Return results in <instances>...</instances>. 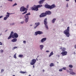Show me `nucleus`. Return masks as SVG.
Masks as SVG:
<instances>
[{
  "mask_svg": "<svg viewBox=\"0 0 76 76\" xmlns=\"http://www.w3.org/2000/svg\"><path fill=\"white\" fill-rule=\"evenodd\" d=\"M75 48H76V45H75Z\"/></svg>",
  "mask_w": 76,
  "mask_h": 76,
  "instance_id": "46",
  "label": "nucleus"
},
{
  "mask_svg": "<svg viewBox=\"0 0 76 76\" xmlns=\"http://www.w3.org/2000/svg\"><path fill=\"white\" fill-rule=\"evenodd\" d=\"M46 39H47V38H45L42 39L41 40V42H44V41H46Z\"/></svg>",
  "mask_w": 76,
  "mask_h": 76,
  "instance_id": "13",
  "label": "nucleus"
},
{
  "mask_svg": "<svg viewBox=\"0 0 76 76\" xmlns=\"http://www.w3.org/2000/svg\"><path fill=\"white\" fill-rule=\"evenodd\" d=\"M2 17H3V16H0V19H1V18Z\"/></svg>",
  "mask_w": 76,
  "mask_h": 76,
  "instance_id": "45",
  "label": "nucleus"
},
{
  "mask_svg": "<svg viewBox=\"0 0 76 76\" xmlns=\"http://www.w3.org/2000/svg\"><path fill=\"white\" fill-rule=\"evenodd\" d=\"M13 34V31L11 32L10 35L8 38V39H10L11 38H17L19 37L18 34L16 33H15L14 34Z\"/></svg>",
  "mask_w": 76,
  "mask_h": 76,
  "instance_id": "1",
  "label": "nucleus"
},
{
  "mask_svg": "<svg viewBox=\"0 0 76 76\" xmlns=\"http://www.w3.org/2000/svg\"><path fill=\"white\" fill-rule=\"evenodd\" d=\"M66 72H67L68 73H69V70H67Z\"/></svg>",
  "mask_w": 76,
  "mask_h": 76,
  "instance_id": "43",
  "label": "nucleus"
},
{
  "mask_svg": "<svg viewBox=\"0 0 76 76\" xmlns=\"http://www.w3.org/2000/svg\"><path fill=\"white\" fill-rule=\"evenodd\" d=\"M63 70H66V67H63Z\"/></svg>",
  "mask_w": 76,
  "mask_h": 76,
  "instance_id": "31",
  "label": "nucleus"
},
{
  "mask_svg": "<svg viewBox=\"0 0 76 76\" xmlns=\"http://www.w3.org/2000/svg\"><path fill=\"white\" fill-rule=\"evenodd\" d=\"M18 48L17 47H16V46L14 47V48H13V50H15V48Z\"/></svg>",
  "mask_w": 76,
  "mask_h": 76,
  "instance_id": "28",
  "label": "nucleus"
},
{
  "mask_svg": "<svg viewBox=\"0 0 76 76\" xmlns=\"http://www.w3.org/2000/svg\"><path fill=\"white\" fill-rule=\"evenodd\" d=\"M19 72L20 73H23V74H25V73H26V72H23L22 71H20Z\"/></svg>",
  "mask_w": 76,
  "mask_h": 76,
  "instance_id": "22",
  "label": "nucleus"
},
{
  "mask_svg": "<svg viewBox=\"0 0 76 76\" xmlns=\"http://www.w3.org/2000/svg\"><path fill=\"white\" fill-rule=\"evenodd\" d=\"M60 49H62V51L63 52L64 51H66V48H63L62 47H61L60 48Z\"/></svg>",
  "mask_w": 76,
  "mask_h": 76,
  "instance_id": "15",
  "label": "nucleus"
},
{
  "mask_svg": "<svg viewBox=\"0 0 76 76\" xmlns=\"http://www.w3.org/2000/svg\"><path fill=\"white\" fill-rule=\"evenodd\" d=\"M69 70H72V69H69Z\"/></svg>",
  "mask_w": 76,
  "mask_h": 76,
  "instance_id": "50",
  "label": "nucleus"
},
{
  "mask_svg": "<svg viewBox=\"0 0 76 76\" xmlns=\"http://www.w3.org/2000/svg\"><path fill=\"white\" fill-rule=\"evenodd\" d=\"M3 72H4V69H2L1 70V73H3Z\"/></svg>",
  "mask_w": 76,
  "mask_h": 76,
  "instance_id": "33",
  "label": "nucleus"
},
{
  "mask_svg": "<svg viewBox=\"0 0 76 76\" xmlns=\"http://www.w3.org/2000/svg\"><path fill=\"white\" fill-rule=\"evenodd\" d=\"M33 68H35V66H34V65L33 66Z\"/></svg>",
  "mask_w": 76,
  "mask_h": 76,
  "instance_id": "48",
  "label": "nucleus"
},
{
  "mask_svg": "<svg viewBox=\"0 0 76 76\" xmlns=\"http://www.w3.org/2000/svg\"><path fill=\"white\" fill-rule=\"evenodd\" d=\"M29 7V5H27V8H28Z\"/></svg>",
  "mask_w": 76,
  "mask_h": 76,
  "instance_id": "42",
  "label": "nucleus"
},
{
  "mask_svg": "<svg viewBox=\"0 0 76 76\" xmlns=\"http://www.w3.org/2000/svg\"><path fill=\"white\" fill-rule=\"evenodd\" d=\"M56 20V19L54 18L53 20H52V23H54L55 22Z\"/></svg>",
  "mask_w": 76,
  "mask_h": 76,
  "instance_id": "18",
  "label": "nucleus"
},
{
  "mask_svg": "<svg viewBox=\"0 0 76 76\" xmlns=\"http://www.w3.org/2000/svg\"><path fill=\"white\" fill-rule=\"evenodd\" d=\"M43 34V32L40 31H38L35 32L36 35H37L38 34L39 35H41V34Z\"/></svg>",
  "mask_w": 76,
  "mask_h": 76,
  "instance_id": "9",
  "label": "nucleus"
},
{
  "mask_svg": "<svg viewBox=\"0 0 76 76\" xmlns=\"http://www.w3.org/2000/svg\"><path fill=\"white\" fill-rule=\"evenodd\" d=\"M44 48V45H40V50H42V49Z\"/></svg>",
  "mask_w": 76,
  "mask_h": 76,
  "instance_id": "17",
  "label": "nucleus"
},
{
  "mask_svg": "<svg viewBox=\"0 0 76 76\" xmlns=\"http://www.w3.org/2000/svg\"><path fill=\"white\" fill-rule=\"evenodd\" d=\"M11 25H15L14 23H12L11 24Z\"/></svg>",
  "mask_w": 76,
  "mask_h": 76,
  "instance_id": "36",
  "label": "nucleus"
},
{
  "mask_svg": "<svg viewBox=\"0 0 76 76\" xmlns=\"http://www.w3.org/2000/svg\"><path fill=\"white\" fill-rule=\"evenodd\" d=\"M66 7H68V4H66Z\"/></svg>",
  "mask_w": 76,
  "mask_h": 76,
  "instance_id": "47",
  "label": "nucleus"
},
{
  "mask_svg": "<svg viewBox=\"0 0 76 76\" xmlns=\"http://www.w3.org/2000/svg\"><path fill=\"white\" fill-rule=\"evenodd\" d=\"M9 1H13V0H7Z\"/></svg>",
  "mask_w": 76,
  "mask_h": 76,
  "instance_id": "37",
  "label": "nucleus"
},
{
  "mask_svg": "<svg viewBox=\"0 0 76 76\" xmlns=\"http://www.w3.org/2000/svg\"><path fill=\"white\" fill-rule=\"evenodd\" d=\"M3 45V43L0 42V45Z\"/></svg>",
  "mask_w": 76,
  "mask_h": 76,
  "instance_id": "35",
  "label": "nucleus"
},
{
  "mask_svg": "<svg viewBox=\"0 0 76 76\" xmlns=\"http://www.w3.org/2000/svg\"><path fill=\"white\" fill-rule=\"evenodd\" d=\"M7 19V18L6 17H4V19L5 20H6V19Z\"/></svg>",
  "mask_w": 76,
  "mask_h": 76,
  "instance_id": "29",
  "label": "nucleus"
},
{
  "mask_svg": "<svg viewBox=\"0 0 76 76\" xmlns=\"http://www.w3.org/2000/svg\"><path fill=\"white\" fill-rule=\"evenodd\" d=\"M18 57H20V58H22V57H23V55H18Z\"/></svg>",
  "mask_w": 76,
  "mask_h": 76,
  "instance_id": "23",
  "label": "nucleus"
},
{
  "mask_svg": "<svg viewBox=\"0 0 76 76\" xmlns=\"http://www.w3.org/2000/svg\"><path fill=\"white\" fill-rule=\"evenodd\" d=\"M42 6L41 4H39L37 6L34 5L33 7L31 8V10H35L36 11H38V8H40Z\"/></svg>",
  "mask_w": 76,
  "mask_h": 76,
  "instance_id": "4",
  "label": "nucleus"
},
{
  "mask_svg": "<svg viewBox=\"0 0 76 76\" xmlns=\"http://www.w3.org/2000/svg\"><path fill=\"white\" fill-rule=\"evenodd\" d=\"M4 51L3 50H1V53H3L4 52Z\"/></svg>",
  "mask_w": 76,
  "mask_h": 76,
  "instance_id": "38",
  "label": "nucleus"
},
{
  "mask_svg": "<svg viewBox=\"0 0 76 76\" xmlns=\"http://www.w3.org/2000/svg\"><path fill=\"white\" fill-rule=\"evenodd\" d=\"M27 10H28L25 7H21L20 9V12H25H25L22 13V15L26 14V13H27Z\"/></svg>",
  "mask_w": 76,
  "mask_h": 76,
  "instance_id": "5",
  "label": "nucleus"
},
{
  "mask_svg": "<svg viewBox=\"0 0 76 76\" xmlns=\"http://www.w3.org/2000/svg\"><path fill=\"white\" fill-rule=\"evenodd\" d=\"M45 7L47 9H50L51 10L52 9H53V8H54V7H56V6L54 4H53L51 6L49 5L46 4L45 5Z\"/></svg>",
  "mask_w": 76,
  "mask_h": 76,
  "instance_id": "6",
  "label": "nucleus"
},
{
  "mask_svg": "<svg viewBox=\"0 0 76 76\" xmlns=\"http://www.w3.org/2000/svg\"><path fill=\"white\" fill-rule=\"evenodd\" d=\"M36 61H37V60L35 59H33L30 63V64L31 65H34L35 63H36Z\"/></svg>",
  "mask_w": 76,
  "mask_h": 76,
  "instance_id": "8",
  "label": "nucleus"
},
{
  "mask_svg": "<svg viewBox=\"0 0 76 76\" xmlns=\"http://www.w3.org/2000/svg\"><path fill=\"white\" fill-rule=\"evenodd\" d=\"M11 57V56H10V57Z\"/></svg>",
  "mask_w": 76,
  "mask_h": 76,
  "instance_id": "56",
  "label": "nucleus"
},
{
  "mask_svg": "<svg viewBox=\"0 0 76 76\" xmlns=\"http://www.w3.org/2000/svg\"><path fill=\"white\" fill-rule=\"evenodd\" d=\"M16 5H17V4L16 3H15L12 5V6L13 7H14V6H16Z\"/></svg>",
  "mask_w": 76,
  "mask_h": 76,
  "instance_id": "27",
  "label": "nucleus"
},
{
  "mask_svg": "<svg viewBox=\"0 0 76 76\" xmlns=\"http://www.w3.org/2000/svg\"><path fill=\"white\" fill-rule=\"evenodd\" d=\"M69 67L70 68H73V65H69Z\"/></svg>",
  "mask_w": 76,
  "mask_h": 76,
  "instance_id": "25",
  "label": "nucleus"
},
{
  "mask_svg": "<svg viewBox=\"0 0 76 76\" xmlns=\"http://www.w3.org/2000/svg\"><path fill=\"white\" fill-rule=\"evenodd\" d=\"M16 53H15L14 55V57L15 58H16Z\"/></svg>",
  "mask_w": 76,
  "mask_h": 76,
  "instance_id": "24",
  "label": "nucleus"
},
{
  "mask_svg": "<svg viewBox=\"0 0 76 76\" xmlns=\"http://www.w3.org/2000/svg\"><path fill=\"white\" fill-rule=\"evenodd\" d=\"M47 18H45L44 20V24L45 25H46L47 24Z\"/></svg>",
  "mask_w": 76,
  "mask_h": 76,
  "instance_id": "12",
  "label": "nucleus"
},
{
  "mask_svg": "<svg viewBox=\"0 0 76 76\" xmlns=\"http://www.w3.org/2000/svg\"><path fill=\"white\" fill-rule=\"evenodd\" d=\"M45 0H41L39 1V4H42L44 3V1Z\"/></svg>",
  "mask_w": 76,
  "mask_h": 76,
  "instance_id": "14",
  "label": "nucleus"
},
{
  "mask_svg": "<svg viewBox=\"0 0 76 76\" xmlns=\"http://www.w3.org/2000/svg\"><path fill=\"white\" fill-rule=\"evenodd\" d=\"M52 55H53V51L51 52V53L50 54V55H49V57H51V56H52Z\"/></svg>",
  "mask_w": 76,
  "mask_h": 76,
  "instance_id": "19",
  "label": "nucleus"
},
{
  "mask_svg": "<svg viewBox=\"0 0 76 76\" xmlns=\"http://www.w3.org/2000/svg\"><path fill=\"white\" fill-rule=\"evenodd\" d=\"M66 1H69V0H66Z\"/></svg>",
  "mask_w": 76,
  "mask_h": 76,
  "instance_id": "49",
  "label": "nucleus"
},
{
  "mask_svg": "<svg viewBox=\"0 0 76 76\" xmlns=\"http://www.w3.org/2000/svg\"><path fill=\"white\" fill-rule=\"evenodd\" d=\"M51 14V12L50 11H47L45 12V13H42L39 15L40 18H42L45 17L46 15H48Z\"/></svg>",
  "mask_w": 76,
  "mask_h": 76,
  "instance_id": "3",
  "label": "nucleus"
},
{
  "mask_svg": "<svg viewBox=\"0 0 76 76\" xmlns=\"http://www.w3.org/2000/svg\"><path fill=\"white\" fill-rule=\"evenodd\" d=\"M59 72H62V71H63V69H59Z\"/></svg>",
  "mask_w": 76,
  "mask_h": 76,
  "instance_id": "32",
  "label": "nucleus"
},
{
  "mask_svg": "<svg viewBox=\"0 0 76 76\" xmlns=\"http://www.w3.org/2000/svg\"><path fill=\"white\" fill-rule=\"evenodd\" d=\"M42 72H45V70H44V69H43L42 70Z\"/></svg>",
  "mask_w": 76,
  "mask_h": 76,
  "instance_id": "44",
  "label": "nucleus"
},
{
  "mask_svg": "<svg viewBox=\"0 0 76 76\" xmlns=\"http://www.w3.org/2000/svg\"><path fill=\"white\" fill-rule=\"evenodd\" d=\"M30 26H32V25H30Z\"/></svg>",
  "mask_w": 76,
  "mask_h": 76,
  "instance_id": "53",
  "label": "nucleus"
},
{
  "mask_svg": "<svg viewBox=\"0 0 76 76\" xmlns=\"http://www.w3.org/2000/svg\"><path fill=\"white\" fill-rule=\"evenodd\" d=\"M28 76H31V75H29Z\"/></svg>",
  "mask_w": 76,
  "mask_h": 76,
  "instance_id": "52",
  "label": "nucleus"
},
{
  "mask_svg": "<svg viewBox=\"0 0 76 76\" xmlns=\"http://www.w3.org/2000/svg\"><path fill=\"white\" fill-rule=\"evenodd\" d=\"M46 28L47 29H48V26L46 25H45Z\"/></svg>",
  "mask_w": 76,
  "mask_h": 76,
  "instance_id": "26",
  "label": "nucleus"
},
{
  "mask_svg": "<svg viewBox=\"0 0 76 76\" xmlns=\"http://www.w3.org/2000/svg\"><path fill=\"white\" fill-rule=\"evenodd\" d=\"M70 73L71 75H75V73L74 72H70Z\"/></svg>",
  "mask_w": 76,
  "mask_h": 76,
  "instance_id": "21",
  "label": "nucleus"
},
{
  "mask_svg": "<svg viewBox=\"0 0 76 76\" xmlns=\"http://www.w3.org/2000/svg\"><path fill=\"white\" fill-rule=\"evenodd\" d=\"M31 13L30 12H28V13L26 14L25 16V18H26L25 20V22L26 23H27L28 22V20H29V16L28 15H30Z\"/></svg>",
  "mask_w": 76,
  "mask_h": 76,
  "instance_id": "7",
  "label": "nucleus"
},
{
  "mask_svg": "<svg viewBox=\"0 0 76 76\" xmlns=\"http://www.w3.org/2000/svg\"><path fill=\"white\" fill-rule=\"evenodd\" d=\"M11 41L13 42H16L17 41V39L16 38H14V39H12L11 40Z\"/></svg>",
  "mask_w": 76,
  "mask_h": 76,
  "instance_id": "16",
  "label": "nucleus"
},
{
  "mask_svg": "<svg viewBox=\"0 0 76 76\" xmlns=\"http://www.w3.org/2000/svg\"><path fill=\"white\" fill-rule=\"evenodd\" d=\"M1 35H2V34H0V36Z\"/></svg>",
  "mask_w": 76,
  "mask_h": 76,
  "instance_id": "51",
  "label": "nucleus"
},
{
  "mask_svg": "<svg viewBox=\"0 0 76 76\" xmlns=\"http://www.w3.org/2000/svg\"><path fill=\"white\" fill-rule=\"evenodd\" d=\"M35 25L36 26L34 27V28L36 29L37 26H39V25H40V23H39V22L37 23H35Z\"/></svg>",
  "mask_w": 76,
  "mask_h": 76,
  "instance_id": "11",
  "label": "nucleus"
},
{
  "mask_svg": "<svg viewBox=\"0 0 76 76\" xmlns=\"http://www.w3.org/2000/svg\"><path fill=\"white\" fill-rule=\"evenodd\" d=\"M61 54H62V56H66V55L67 54V52L66 51H64L61 53Z\"/></svg>",
  "mask_w": 76,
  "mask_h": 76,
  "instance_id": "10",
  "label": "nucleus"
},
{
  "mask_svg": "<svg viewBox=\"0 0 76 76\" xmlns=\"http://www.w3.org/2000/svg\"><path fill=\"white\" fill-rule=\"evenodd\" d=\"M46 53H49V52H50V51H49V50H46Z\"/></svg>",
  "mask_w": 76,
  "mask_h": 76,
  "instance_id": "40",
  "label": "nucleus"
},
{
  "mask_svg": "<svg viewBox=\"0 0 76 76\" xmlns=\"http://www.w3.org/2000/svg\"><path fill=\"white\" fill-rule=\"evenodd\" d=\"M54 66V64L53 63H51L50 65V67H53V66Z\"/></svg>",
  "mask_w": 76,
  "mask_h": 76,
  "instance_id": "20",
  "label": "nucleus"
},
{
  "mask_svg": "<svg viewBox=\"0 0 76 76\" xmlns=\"http://www.w3.org/2000/svg\"><path fill=\"white\" fill-rule=\"evenodd\" d=\"M75 3H76V0H75Z\"/></svg>",
  "mask_w": 76,
  "mask_h": 76,
  "instance_id": "54",
  "label": "nucleus"
},
{
  "mask_svg": "<svg viewBox=\"0 0 76 76\" xmlns=\"http://www.w3.org/2000/svg\"><path fill=\"white\" fill-rule=\"evenodd\" d=\"M37 61H38V59H37Z\"/></svg>",
  "mask_w": 76,
  "mask_h": 76,
  "instance_id": "55",
  "label": "nucleus"
},
{
  "mask_svg": "<svg viewBox=\"0 0 76 76\" xmlns=\"http://www.w3.org/2000/svg\"><path fill=\"white\" fill-rule=\"evenodd\" d=\"M23 43H25V44H26V42L25 41H23Z\"/></svg>",
  "mask_w": 76,
  "mask_h": 76,
  "instance_id": "39",
  "label": "nucleus"
},
{
  "mask_svg": "<svg viewBox=\"0 0 76 76\" xmlns=\"http://www.w3.org/2000/svg\"><path fill=\"white\" fill-rule=\"evenodd\" d=\"M70 27H68L67 29L65 30L64 31V34H65V35H66V37H69L70 36Z\"/></svg>",
  "mask_w": 76,
  "mask_h": 76,
  "instance_id": "2",
  "label": "nucleus"
},
{
  "mask_svg": "<svg viewBox=\"0 0 76 76\" xmlns=\"http://www.w3.org/2000/svg\"><path fill=\"white\" fill-rule=\"evenodd\" d=\"M20 23H21V24H23V23H24V21H21V22Z\"/></svg>",
  "mask_w": 76,
  "mask_h": 76,
  "instance_id": "34",
  "label": "nucleus"
},
{
  "mask_svg": "<svg viewBox=\"0 0 76 76\" xmlns=\"http://www.w3.org/2000/svg\"><path fill=\"white\" fill-rule=\"evenodd\" d=\"M7 15H10V13L8 12H7Z\"/></svg>",
  "mask_w": 76,
  "mask_h": 76,
  "instance_id": "41",
  "label": "nucleus"
},
{
  "mask_svg": "<svg viewBox=\"0 0 76 76\" xmlns=\"http://www.w3.org/2000/svg\"><path fill=\"white\" fill-rule=\"evenodd\" d=\"M10 16V15H6V17L7 18L8 17H9Z\"/></svg>",
  "mask_w": 76,
  "mask_h": 76,
  "instance_id": "30",
  "label": "nucleus"
}]
</instances>
